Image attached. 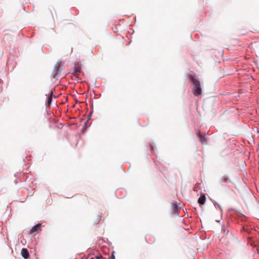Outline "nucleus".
Wrapping results in <instances>:
<instances>
[{"label":"nucleus","mask_w":259,"mask_h":259,"mask_svg":"<svg viewBox=\"0 0 259 259\" xmlns=\"http://www.w3.org/2000/svg\"><path fill=\"white\" fill-rule=\"evenodd\" d=\"M231 181L230 179V178L224 175L223 176L221 180H220V184L223 187H227V184L228 183H231Z\"/></svg>","instance_id":"3"},{"label":"nucleus","mask_w":259,"mask_h":259,"mask_svg":"<svg viewBox=\"0 0 259 259\" xmlns=\"http://www.w3.org/2000/svg\"><path fill=\"white\" fill-rule=\"evenodd\" d=\"M86 132V131H84V130H82V134H84L85 133V132Z\"/></svg>","instance_id":"18"},{"label":"nucleus","mask_w":259,"mask_h":259,"mask_svg":"<svg viewBox=\"0 0 259 259\" xmlns=\"http://www.w3.org/2000/svg\"><path fill=\"white\" fill-rule=\"evenodd\" d=\"M214 204L217 205V204H218V203L217 202H215Z\"/></svg>","instance_id":"21"},{"label":"nucleus","mask_w":259,"mask_h":259,"mask_svg":"<svg viewBox=\"0 0 259 259\" xmlns=\"http://www.w3.org/2000/svg\"><path fill=\"white\" fill-rule=\"evenodd\" d=\"M233 210V208H230V209H229L228 210Z\"/></svg>","instance_id":"19"},{"label":"nucleus","mask_w":259,"mask_h":259,"mask_svg":"<svg viewBox=\"0 0 259 259\" xmlns=\"http://www.w3.org/2000/svg\"><path fill=\"white\" fill-rule=\"evenodd\" d=\"M75 140L77 141L78 140V136L77 135H76L75 137Z\"/></svg>","instance_id":"17"},{"label":"nucleus","mask_w":259,"mask_h":259,"mask_svg":"<svg viewBox=\"0 0 259 259\" xmlns=\"http://www.w3.org/2000/svg\"><path fill=\"white\" fill-rule=\"evenodd\" d=\"M217 205L218 206L219 208L221 209V210L222 211V208L221 206L219 204H217Z\"/></svg>","instance_id":"14"},{"label":"nucleus","mask_w":259,"mask_h":259,"mask_svg":"<svg viewBox=\"0 0 259 259\" xmlns=\"http://www.w3.org/2000/svg\"><path fill=\"white\" fill-rule=\"evenodd\" d=\"M222 231L224 233L228 234L229 233V230L226 228H225V226L223 225L222 226Z\"/></svg>","instance_id":"11"},{"label":"nucleus","mask_w":259,"mask_h":259,"mask_svg":"<svg viewBox=\"0 0 259 259\" xmlns=\"http://www.w3.org/2000/svg\"><path fill=\"white\" fill-rule=\"evenodd\" d=\"M256 131H257V132L258 133H259V131H258V130H257Z\"/></svg>","instance_id":"22"},{"label":"nucleus","mask_w":259,"mask_h":259,"mask_svg":"<svg viewBox=\"0 0 259 259\" xmlns=\"http://www.w3.org/2000/svg\"><path fill=\"white\" fill-rule=\"evenodd\" d=\"M198 137H199L200 141L202 144H206V141L208 139V137L205 133H203L202 131H198L196 133Z\"/></svg>","instance_id":"2"},{"label":"nucleus","mask_w":259,"mask_h":259,"mask_svg":"<svg viewBox=\"0 0 259 259\" xmlns=\"http://www.w3.org/2000/svg\"><path fill=\"white\" fill-rule=\"evenodd\" d=\"M205 196L204 194L201 195L198 198V202L200 205L203 204L205 202Z\"/></svg>","instance_id":"8"},{"label":"nucleus","mask_w":259,"mask_h":259,"mask_svg":"<svg viewBox=\"0 0 259 259\" xmlns=\"http://www.w3.org/2000/svg\"><path fill=\"white\" fill-rule=\"evenodd\" d=\"M178 208L179 207L176 202H175L171 204V209L172 213L178 215Z\"/></svg>","instance_id":"4"},{"label":"nucleus","mask_w":259,"mask_h":259,"mask_svg":"<svg viewBox=\"0 0 259 259\" xmlns=\"http://www.w3.org/2000/svg\"><path fill=\"white\" fill-rule=\"evenodd\" d=\"M109 259H115V256L113 255V256L110 257Z\"/></svg>","instance_id":"16"},{"label":"nucleus","mask_w":259,"mask_h":259,"mask_svg":"<svg viewBox=\"0 0 259 259\" xmlns=\"http://www.w3.org/2000/svg\"><path fill=\"white\" fill-rule=\"evenodd\" d=\"M60 66V63H59L58 62L56 64V65H55L54 71V77L57 75V74L59 72Z\"/></svg>","instance_id":"9"},{"label":"nucleus","mask_w":259,"mask_h":259,"mask_svg":"<svg viewBox=\"0 0 259 259\" xmlns=\"http://www.w3.org/2000/svg\"><path fill=\"white\" fill-rule=\"evenodd\" d=\"M74 69L73 72V74L76 75L78 73L81 71V65L79 63H76L74 65Z\"/></svg>","instance_id":"5"},{"label":"nucleus","mask_w":259,"mask_h":259,"mask_svg":"<svg viewBox=\"0 0 259 259\" xmlns=\"http://www.w3.org/2000/svg\"><path fill=\"white\" fill-rule=\"evenodd\" d=\"M52 101V93L50 94H48V99H47V104L48 106H50L51 104Z\"/></svg>","instance_id":"10"},{"label":"nucleus","mask_w":259,"mask_h":259,"mask_svg":"<svg viewBox=\"0 0 259 259\" xmlns=\"http://www.w3.org/2000/svg\"><path fill=\"white\" fill-rule=\"evenodd\" d=\"M21 255L24 258H28L29 256V253L27 249L24 248H22L21 250Z\"/></svg>","instance_id":"6"},{"label":"nucleus","mask_w":259,"mask_h":259,"mask_svg":"<svg viewBox=\"0 0 259 259\" xmlns=\"http://www.w3.org/2000/svg\"><path fill=\"white\" fill-rule=\"evenodd\" d=\"M41 226V224L38 223L35 226H34L30 231V234L33 233L34 232H37L40 228Z\"/></svg>","instance_id":"7"},{"label":"nucleus","mask_w":259,"mask_h":259,"mask_svg":"<svg viewBox=\"0 0 259 259\" xmlns=\"http://www.w3.org/2000/svg\"><path fill=\"white\" fill-rule=\"evenodd\" d=\"M102 257V255L101 254H100V255H96V256H95V258H94V259H100Z\"/></svg>","instance_id":"13"},{"label":"nucleus","mask_w":259,"mask_h":259,"mask_svg":"<svg viewBox=\"0 0 259 259\" xmlns=\"http://www.w3.org/2000/svg\"><path fill=\"white\" fill-rule=\"evenodd\" d=\"M94 258H95V257H91L90 259H94Z\"/></svg>","instance_id":"20"},{"label":"nucleus","mask_w":259,"mask_h":259,"mask_svg":"<svg viewBox=\"0 0 259 259\" xmlns=\"http://www.w3.org/2000/svg\"><path fill=\"white\" fill-rule=\"evenodd\" d=\"M150 150H151V153L152 154H155V153H154V146L153 145H150Z\"/></svg>","instance_id":"12"},{"label":"nucleus","mask_w":259,"mask_h":259,"mask_svg":"<svg viewBox=\"0 0 259 259\" xmlns=\"http://www.w3.org/2000/svg\"><path fill=\"white\" fill-rule=\"evenodd\" d=\"M190 79L192 81L194 85V87L192 89L193 94L197 97L200 96L202 93V90L200 81L192 76H191Z\"/></svg>","instance_id":"1"},{"label":"nucleus","mask_w":259,"mask_h":259,"mask_svg":"<svg viewBox=\"0 0 259 259\" xmlns=\"http://www.w3.org/2000/svg\"><path fill=\"white\" fill-rule=\"evenodd\" d=\"M60 126H58V128H63V125L62 124V123H60Z\"/></svg>","instance_id":"15"}]
</instances>
